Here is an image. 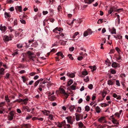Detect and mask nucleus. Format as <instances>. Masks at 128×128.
I'll return each instance as SVG.
<instances>
[{
  "label": "nucleus",
  "mask_w": 128,
  "mask_h": 128,
  "mask_svg": "<svg viewBox=\"0 0 128 128\" xmlns=\"http://www.w3.org/2000/svg\"><path fill=\"white\" fill-rule=\"evenodd\" d=\"M28 107L26 106H24L22 108V110L23 111H26L27 110L28 108Z\"/></svg>",
  "instance_id": "nucleus-31"
},
{
  "label": "nucleus",
  "mask_w": 128,
  "mask_h": 128,
  "mask_svg": "<svg viewBox=\"0 0 128 128\" xmlns=\"http://www.w3.org/2000/svg\"><path fill=\"white\" fill-rule=\"evenodd\" d=\"M79 128H82L83 127L84 125L82 122H80L78 124Z\"/></svg>",
  "instance_id": "nucleus-25"
},
{
  "label": "nucleus",
  "mask_w": 128,
  "mask_h": 128,
  "mask_svg": "<svg viewBox=\"0 0 128 128\" xmlns=\"http://www.w3.org/2000/svg\"><path fill=\"white\" fill-rule=\"evenodd\" d=\"M81 110L82 109L81 107L79 106L78 107L77 109L76 110V112L80 113L81 112Z\"/></svg>",
  "instance_id": "nucleus-27"
},
{
  "label": "nucleus",
  "mask_w": 128,
  "mask_h": 128,
  "mask_svg": "<svg viewBox=\"0 0 128 128\" xmlns=\"http://www.w3.org/2000/svg\"><path fill=\"white\" fill-rule=\"evenodd\" d=\"M90 96H86V99L87 101H88L90 100Z\"/></svg>",
  "instance_id": "nucleus-59"
},
{
  "label": "nucleus",
  "mask_w": 128,
  "mask_h": 128,
  "mask_svg": "<svg viewBox=\"0 0 128 128\" xmlns=\"http://www.w3.org/2000/svg\"><path fill=\"white\" fill-rule=\"evenodd\" d=\"M28 56H32V55L34 54L33 53H32L30 51H28Z\"/></svg>",
  "instance_id": "nucleus-48"
},
{
  "label": "nucleus",
  "mask_w": 128,
  "mask_h": 128,
  "mask_svg": "<svg viewBox=\"0 0 128 128\" xmlns=\"http://www.w3.org/2000/svg\"><path fill=\"white\" fill-rule=\"evenodd\" d=\"M13 1L12 0H7V2L8 3L10 4L13 2Z\"/></svg>",
  "instance_id": "nucleus-56"
},
{
  "label": "nucleus",
  "mask_w": 128,
  "mask_h": 128,
  "mask_svg": "<svg viewBox=\"0 0 128 128\" xmlns=\"http://www.w3.org/2000/svg\"><path fill=\"white\" fill-rule=\"evenodd\" d=\"M20 21L21 22L22 24H26V22L25 20H20Z\"/></svg>",
  "instance_id": "nucleus-46"
},
{
  "label": "nucleus",
  "mask_w": 128,
  "mask_h": 128,
  "mask_svg": "<svg viewBox=\"0 0 128 128\" xmlns=\"http://www.w3.org/2000/svg\"><path fill=\"white\" fill-rule=\"evenodd\" d=\"M14 25H16L17 24V20L16 19L14 20Z\"/></svg>",
  "instance_id": "nucleus-64"
},
{
  "label": "nucleus",
  "mask_w": 128,
  "mask_h": 128,
  "mask_svg": "<svg viewBox=\"0 0 128 128\" xmlns=\"http://www.w3.org/2000/svg\"><path fill=\"white\" fill-rule=\"evenodd\" d=\"M49 99L50 101H52L55 100L56 97L54 96H52L48 98Z\"/></svg>",
  "instance_id": "nucleus-14"
},
{
  "label": "nucleus",
  "mask_w": 128,
  "mask_h": 128,
  "mask_svg": "<svg viewBox=\"0 0 128 128\" xmlns=\"http://www.w3.org/2000/svg\"><path fill=\"white\" fill-rule=\"evenodd\" d=\"M116 70L114 69H112L110 71V73L112 74H114L116 73Z\"/></svg>",
  "instance_id": "nucleus-29"
},
{
  "label": "nucleus",
  "mask_w": 128,
  "mask_h": 128,
  "mask_svg": "<svg viewBox=\"0 0 128 128\" xmlns=\"http://www.w3.org/2000/svg\"><path fill=\"white\" fill-rule=\"evenodd\" d=\"M59 90L60 91V93L62 94H64L66 93L64 90L63 88H60L59 89Z\"/></svg>",
  "instance_id": "nucleus-21"
},
{
  "label": "nucleus",
  "mask_w": 128,
  "mask_h": 128,
  "mask_svg": "<svg viewBox=\"0 0 128 128\" xmlns=\"http://www.w3.org/2000/svg\"><path fill=\"white\" fill-rule=\"evenodd\" d=\"M49 11L50 12V15H53L54 14V10L51 8L49 10Z\"/></svg>",
  "instance_id": "nucleus-34"
},
{
  "label": "nucleus",
  "mask_w": 128,
  "mask_h": 128,
  "mask_svg": "<svg viewBox=\"0 0 128 128\" xmlns=\"http://www.w3.org/2000/svg\"><path fill=\"white\" fill-rule=\"evenodd\" d=\"M88 35H91L92 34V32L90 29H88L87 30Z\"/></svg>",
  "instance_id": "nucleus-28"
},
{
  "label": "nucleus",
  "mask_w": 128,
  "mask_h": 128,
  "mask_svg": "<svg viewBox=\"0 0 128 128\" xmlns=\"http://www.w3.org/2000/svg\"><path fill=\"white\" fill-rule=\"evenodd\" d=\"M106 94L107 92L106 91H104L102 92V95L103 98H104L105 97Z\"/></svg>",
  "instance_id": "nucleus-26"
},
{
  "label": "nucleus",
  "mask_w": 128,
  "mask_h": 128,
  "mask_svg": "<svg viewBox=\"0 0 128 128\" xmlns=\"http://www.w3.org/2000/svg\"><path fill=\"white\" fill-rule=\"evenodd\" d=\"M67 75L68 76L71 78H73L75 77V75L74 73H68L67 74Z\"/></svg>",
  "instance_id": "nucleus-9"
},
{
  "label": "nucleus",
  "mask_w": 128,
  "mask_h": 128,
  "mask_svg": "<svg viewBox=\"0 0 128 128\" xmlns=\"http://www.w3.org/2000/svg\"><path fill=\"white\" fill-rule=\"evenodd\" d=\"M93 85L92 84H90L88 86V88H89L90 90L92 89L93 88Z\"/></svg>",
  "instance_id": "nucleus-47"
},
{
  "label": "nucleus",
  "mask_w": 128,
  "mask_h": 128,
  "mask_svg": "<svg viewBox=\"0 0 128 128\" xmlns=\"http://www.w3.org/2000/svg\"><path fill=\"white\" fill-rule=\"evenodd\" d=\"M28 98H26L24 99L23 102H24V104H26L27 102H26L28 100Z\"/></svg>",
  "instance_id": "nucleus-37"
},
{
  "label": "nucleus",
  "mask_w": 128,
  "mask_h": 128,
  "mask_svg": "<svg viewBox=\"0 0 128 128\" xmlns=\"http://www.w3.org/2000/svg\"><path fill=\"white\" fill-rule=\"evenodd\" d=\"M73 82L72 80L71 79L69 80L68 82L67 86H68L71 85Z\"/></svg>",
  "instance_id": "nucleus-22"
},
{
  "label": "nucleus",
  "mask_w": 128,
  "mask_h": 128,
  "mask_svg": "<svg viewBox=\"0 0 128 128\" xmlns=\"http://www.w3.org/2000/svg\"><path fill=\"white\" fill-rule=\"evenodd\" d=\"M15 35L16 36H18L20 34V33L17 31H16L15 33Z\"/></svg>",
  "instance_id": "nucleus-63"
},
{
  "label": "nucleus",
  "mask_w": 128,
  "mask_h": 128,
  "mask_svg": "<svg viewBox=\"0 0 128 128\" xmlns=\"http://www.w3.org/2000/svg\"><path fill=\"white\" fill-rule=\"evenodd\" d=\"M96 110L97 113H99L100 112L101 110L100 109V108L98 106L96 108Z\"/></svg>",
  "instance_id": "nucleus-18"
},
{
  "label": "nucleus",
  "mask_w": 128,
  "mask_h": 128,
  "mask_svg": "<svg viewBox=\"0 0 128 128\" xmlns=\"http://www.w3.org/2000/svg\"><path fill=\"white\" fill-rule=\"evenodd\" d=\"M67 119L68 122V123L70 124H72L73 122L72 121V117L71 116H68L66 118Z\"/></svg>",
  "instance_id": "nucleus-4"
},
{
  "label": "nucleus",
  "mask_w": 128,
  "mask_h": 128,
  "mask_svg": "<svg viewBox=\"0 0 128 128\" xmlns=\"http://www.w3.org/2000/svg\"><path fill=\"white\" fill-rule=\"evenodd\" d=\"M89 68L91 69V70L92 72L96 70V67L95 66H89Z\"/></svg>",
  "instance_id": "nucleus-15"
},
{
  "label": "nucleus",
  "mask_w": 128,
  "mask_h": 128,
  "mask_svg": "<svg viewBox=\"0 0 128 128\" xmlns=\"http://www.w3.org/2000/svg\"><path fill=\"white\" fill-rule=\"evenodd\" d=\"M36 74V73L35 72H32L30 73V74L29 75L31 76H33Z\"/></svg>",
  "instance_id": "nucleus-50"
},
{
  "label": "nucleus",
  "mask_w": 128,
  "mask_h": 128,
  "mask_svg": "<svg viewBox=\"0 0 128 128\" xmlns=\"http://www.w3.org/2000/svg\"><path fill=\"white\" fill-rule=\"evenodd\" d=\"M12 35L10 34L9 35V36L6 35L4 36L3 38V40L5 42L12 40Z\"/></svg>",
  "instance_id": "nucleus-1"
},
{
  "label": "nucleus",
  "mask_w": 128,
  "mask_h": 128,
  "mask_svg": "<svg viewBox=\"0 0 128 128\" xmlns=\"http://www.w3.org/2000/svg\"><path fill=\"white\" fill-rule=\"evenodd\" d=\"M42 112L43 113L44 115L47 116H48L50 113V111H49L46 110H42Z\"/></svg>",
  "instance_id": "nucleus-5"
},
{
  "label": "nucleus",
  "mask_w": 128,
  "mask_h": 128,
  "mask_svg": "<svg viewBox=\"0 0 128 128\" xmlns=\"http://www.w3.org/2000/svg\"><path fill=\"white\" fill-rule=\"evenodd\" d=\"M6 29V28L5 26H0V30L2 32H4Z\"/></svg>",
  "instance_id": "nucleus-8"
},
{
  "label": "nucleus",
  "mask_w": 128,
  "mask_h": 128,
  "mask_svg": "<svg viewBox=\"0 0 128 128\" xmlns=\"http://www.w3.org/2000/svg\"><path fill=\"white\" fill-rule=\"evenodd\" d=\"M102 20L101 19H99L97 22L98 24H100L102 22Z\"/></svg>",
  "instance_id": "nucleus-53"
},
{
  "label": "nucleus",
  "mask_w": 128,
  "mask_h": 128,
  "mask_svg": "<svg viewBox=\"0 0 128 128\" xmlns=\"http://www.w3.org/2000/svg\"><path fill=\"white\" fill-rule=\"evenodd\" d=\"M5 100L8 102H10V100L9 99L8 96H6L5 97Z\"/></svg>",
  "instance_id": "nucleus-33"
},
{
  "label": "nucleus",
  "mask_w": 128,
  "mask_h": 128,
  "mask_svg": "<svg viewBox=\"0 0 128 128\" xmlns=\"http://www.w3.org/2000/svg\"><path fill=\"white\" fill-rule=\"evenodd\" d=\"M114 10H114V8L112 7L110 8L109 10L108 11V13L109 14H111L112 13V12Z\"/></svg>",
  "instance_id": "nucleus-24"
},
{
  "label": "nucleus",
  "mask_w": 128,
  "mask_h": 128,
  "mask_svg": "<svg viewBox=\"0 0 128 128\" xmlns=\"http://www.w3.org/2000/svg\"><path fill=\"white\" fill-rule=\"evenodd\" d=\"M30 125L29 124H23L22 126V128H29Z\"/></svg>",
  "instance_id": "nucleus-7"
},
{
  "label": "nucleus",
  "mask_w": 128,
  "mask_h": 128,
  "mask_svg": "<svg viewBox=\"0 0 128 128\" xmlns=\"http://www.w3.org/2000/svg\"><path fill=\"white\" fill-rule=\"evenodd\" d=\"M57 125L60 128H61L62 127V126L61 125V124L60 123H58V124H57Z\"/></svg>",
  "instance_id": "nucleus-61"
},
{
  "label": "nucleus",
  "mask_w": 128,
  "mask_h": 128,
  "mask_svg": "<svg viewBox=\"0 0 128 128\" xmlns=\"http://www.w3.org/2000/svg\"><path fill=\"white\" fill-rule=\"evenodd\" d=\"M84 80L86 82H87L89 81V79L88 76H86L85 78L84 79Z\"/></svg>",
  "instance_id": "nucleus-36"
},
{
  "label": "nucleus",
  "mask_w": 128,
  "mask_h": 128,
  "mask_svg": "<svg viewBox=\"0 0 128 128\" xmlns=\"http://www.w3.org/2000/svg\"><path fill=\"white\" fill-rule=\"evenodd\" d=\"M74 47H71L69 49V50L70 52H72L74 50Z\"/></svg>",
  "instance_id": "nucleus-54"
},
{
  "label": "nucleus",
  "mask_w": 128,
  "mask_h": 128,
  "mask_svg": "<svg viewBox=\"0 0 128 128\" xmlns=\"http://www.w3.org/2000/svg\"><path fill=\"white\" fill-rule=\"evenodd\" d=\"M58 29V27H56L53 30V32L55 33H57L58 32L57 31H58L57 29Z\"/></svg>",
  "instance_id": "nucleus-57"
},
{
  "label": "nucleus",
  "mask_w": 128,
  "mask_h": 128,
  "mask_svg": "<svg viewBox=\"0 0 128 128\" xmlns=\"http://www.w3.org/2000/svg\"><path fill=\"white\" fill-rule=\"evenodd\" d=\"M68 108L71 112H73L74 110L76 108V106L74 105H70L69 106Z\"/></svg>",
  "instance_id": "nucleus-3"
},
{
  "label": "nucleus",
  "mask_w": 128,
  "mask_h": 128,
  "mask_svg": "<svg viewBox=\"0 0 128 128\" xmlns=\"http://www.w3.org/2000/svg\"><path fill=\"white\" fill-rule=\"evenodd\" d=\"M5 17L6 18H10V15L9 13H8L7 12H5L4 13Z\"/></svg>",
  "instance_id": "nucleus-19"
},
{
  "label": "nucleus",
  "mask_w": 128,
  "mask_h": 128,
  "mask_svg": "<svg viewBox=\"0 0 128 128\" xmlns=\"http://www.w3.org/2000/svg\"><path fill=\"white\" fill-rule=\"evenodd\" d=\"M106 31V29L105 28H103L102 30V33L103 34Z\"/></svg>",
  "instance_id": "nucleus-60"
},
{
  "label": "nucleus",
  "mask_w": 128,
  "mask_h": 128,
  "mask_svg": "<svg viewBox=\"0 0 128 128\" xmlns=\"http://www.w3.org/2000/svg\"><path fill=\"white\" fill-rule=\"evenodd\" d=\"M39 82V80L36 81L34 83V86L36 87L37 86Z\"/></svg>",
  "instance_id": "nucleus-41"
},
{
  "label": "nucleus",
  "mask_w": 128,
  "mask_h": 128,
  "mask_svg": "<svg viewBox=\"0 0 128 128\" xmlns=\"http://www.w3.org/2000/svg\"><path fill=\"white\" fill-rule=\"evenodd\" d=\"M111 33L112 34H116V30L115 28H113L112 29V31L111 32Z\"/></svg>",
  "instance_id": "nucleus-42"
},
{
  "label": "nucleus",
  "mask_w": 128,
  "mask_h": 128,
  "mask_svg": "<svg viewBox=\"0 0 128 128\" xmlns=\"http://www.w3.org/2000/svg\"><path fill=\"white\" fill-rule=\"evenodd\" d=\"M26 71L24 70H22L20 71L19 72L20 74H22L25 73Z\"/></svg>",
  "instance_id": "nucleus-55"
},
{
  "label": "nucleus",
  "mask_w": 128,
  "mask_h": 128,
  "mask_svg": "<svg viewBox=\"0 0 128 128\" xmlns=\"http://www.w3.org/2000/svg\"><path fill=\"white\" fill-rule=\"evenodd\" d=\"M22 79L23 82H25L27 80V78L24 76H22Z\"/></svg>",
  "instance_id": "nucleus-35"
},
{
  "label": "nucleus",
  "mask_w": 128,
  "mask_h": 128,
  "mask_svg": "<svg viewBox=\"0 0 128 128\" xmlns=\"http://www.w3.org/2000/svg\"><path fill=\"white\" fill-rule=\"evenodd\" d=\"M8 29L10 30V32H12L14 31V29L12 28L11 26H8Z\"/></svg>",
  "instance_id": "nucleus-45"
},
{
  "label": "nucleus",
  "mask_w": 128,
  "mask_h": 128,
  "mask_svg": "<svg viewBox=\"0 0 128 128\" xmlns=\"http://www.w3.org/2000/svg\"><path fill=\"white\" fill-rule=\"evenodd\" d=\"M94 0H84L85 3L88 4H91L92 2H94Z\"/></svg>",
  "instance_id": "nucleus-12"
},
{
  "label": "nucleus",
  "mask_w": 128,
  "mask_h": 128,
  "mask_svg": "<svg viewBox=\"0 0 128 128\" xmlns=\"http://www.w3.org/2000/svg\"><path fill=\"white\" fill-rule=\"evenodd\" d=\"M34 10L35 12H37L38 11V9L37 7H35V6H34Z\"/></svg>",
  "instance_id": "nucleus-62"
},
{
  "label": "nucleus",
  "mask_w": 128,
  "mask_h": 128,
  "mask_svg": "<svg viewBox=\"0 0 128 128\" xmlns=\"http://www.w3.org/2000/svg\"><path fill=\"white\" fill-rule=\"evenodd\" d=\"M68 56L70 58V59L71 60H73L74 59L73 58L72 56V55L71 54H68Z\"/></svg>",
  "instance_id": "nucleus-39"
},
{
  "label": "nucleus",
  "mask_w": 128,
  "mask_h": 128,
  "mask_svg": "<svg viewBox=\"0 0 128 128\" xmlns=\"http://www.w3.org/2000/svg\"><path fill=\"white\" fill-rule=\"evenodd\" d=\"M14 115V114L13 112L12 111L10 112L8 116V120H12L13 119Z\"/></svg>",
  "instance_id": "nucleus-2"
},
{
  "label": "nucleus",
  "mask_w": 128,
  "mask_h": 128,
  "mask_svg": "<svg viewBox=\"0 0 128 128\" xmlns=\"http://www.w3.org/2000/svg\"><path fill=\"white\" fill-rule=\"evenodd\" d=\"M78 60H81L83 59V57L82 56H80L78 58Z\"/></svg>",
  "instance_id": "nucleus-58"
},
{
  "label": "nucleus",
  "mask_w": 128,
  "mask_h": 128,
  "mask_svg": "<svg viewBox=\"0 0 128 128\" xmlns=\"http://www.w3.org/2000/svg\"><path fill=\"white\" fill-rule=\"evenodd\" d=\"M49 116V119L50 120H52L53 118V115L52 114L48 115Z\"/></svg>",
  "instance_id": "nucleus-44"
},
{
  "label": "nucleus",
  "mask_w": 128,
  "mask_h": 128,
  "mask_svg": "<svg viewBox=\"0 0 128 128\" xmlns=\"http://www.w3.org/2000/svg\"><path fill=\"white\" fill-rule=\"evenodd\" d=\"M85 110L88 112L90 110V107L89 106H86L85 107Z\"/></svg>",
  "instance_id": "nucleus-30"
},
{
  "label": "nucleus",
  "mask_w": 128,
  "mask_h": 128,
  "mask_svg": "<svg viewBox=\"0 0 128 128\" xmlns=\"http://www.w3.org/2000/svg\"><path fill=\"white\" fill-rule=\"evenodd\" d=\"M105 120V117H102L98 119V121L100 122H102V121L104 120Z\"/></svg>",
  "instance_id": "nucleus-11"
},
{
  "label": "nucleus",
  "mask_w": 128,
  "mask_h": 128,
  "mask_svg": "<svg viewBox=\"0 0 128 128\" xmlns=\"http://www.w3.org/2000/svg\"><path fill=\"white\" fill-rule=\"evenodd\" d=\"M118 65L119 64H118L116 63L115 62H114L112 64V66L113 67L115 68L117 67Z\"/></svg>",
  "instance_id": "nucleus-17"
},
{
  "label": "nucleus",
  "mask_w": 128,
  "mask_h": 128,
  "mask_svg": "<svg viewBox=\"0 0 128 128\" xmlns=\"http://www.w3.org/2000/svg\"><path fill=\"white\" fill-rule=\"evenodd\" d=\"M15 9L16 11L18 10L20 12H22V7L21 6H16L15 7Z\"/></svg>",
  "instance_id": "nucleus-6"
},
{
  "label": "nucleus",
  "mask_w": 128,
  "mask_h": 128,
  "mask_svg": "<svg viewBox=\"0 0 128 128\" xmlns=\"http://www.w3.org/2000/svg\"><path fill=\"white\" fill-rule=\"evenodd\" d=\"M76 115V120L77 121L79 120H80V115L79 114H76V113L75 114Z\"/></svg>",
  "instance_id": "nucleus-16"
},
{
  "label": "nucleus",
  "mask_w": 128,
  "mask_h": 128,
  "mask_svg": "<svg viewBox=\"0 0 128 128\" xmlns=\"http://www.w3.org/2000/svg\"><path fill=\"white\" fill-rule=\"evenodd\" d=\"M4 69L2 68L0 69V75H4Z\"/></svg>",
  "instance_id": "nucleus-20"
},
{
  "label": "nucleus",
  "mask_w": 128,
  "mask_h": 128,
  "mask_svg": "<svg viewBox=\"0 0 128 128\" xmlns=\"http://www.w3.org/2000/svg\"><path fill=\"white\" fill-rule=\"evenodd\" d=\"M56 54L58 56H60L61 57H62V58H63L64 56L63 55L62 52H57Z\"/></svg>",
  "instance_id": "nucleus-13"
},
{
  "label": "nucleus",
  "mask_w": 128,
  "mask_h": 128,
  "mask_svg": "<svg viewBox=\"0 0 128 128\" xmlns=\"http://www.w3.org/2000/svg\"><path fill=\"white\" fill-rule=\"evenodd\" d=\"M71 88L72 90H74L76 89V86L74 85H72L71 86Z\"/></svg>",
  "instance_id": "nucleus-40"
},
{
  "label": "nucleus",
  "mask_w": 128,
  "mask_h": 128,
  "mask_svg": "<svg viewBox=\"0 0 128 128\" xmlns=\"http://www.w3.org/2000/svg\"><path fill=\"white\" fill-rule=\"evenodd\" d=\"M79 34V33L78 32H75L74 35L72 36V38H76V36L78 35Z\"/></svg>",
  "instance_id": "nucleus-32"
},
{
  "label": "nucleus",
  "mask_w": 128,
  "mask_h": 128,
  "mask_svg": "<svg viewBox=\"0 0 128 128\" xmlns=\"http://www.w3.org/2000/svg\"><path fill=\"white\" fill-rule=\"evenodd\" d=\"M82 74L84 76H86L88 74V73L87 71H84L82 73Z\"/></svg>",
  "instance_id": "nucleus-49"
},
{
  "label": "nucleus",
  "mask_w": 128,
  "mask_h": 128,
  "mask_svg": "<svg viewBox=\"0 0 128 128\" xmlns=\"http://www.w3.org/2000/svg\"><path fill=\"white\" fill-rule=\"evenodd\" d=\"M116 85L118 86H120V84L119 81L118 80H117L116 81Z\"/></svg>",
  "instance_id": "nucleus-52"
},
{
  "label": "nucleus",
  "mask_w": 128,
  "mask_h": 128,
  "mask_svg": "<svg viewBox=\"0 0 128 128\" xmlns=\"http://www.w3.org/2000/svg\"><path fill=\"white\" fill-rule=\"evenodd\" d=\"M108 84L109 85H112L113 84L112 82L110 80H108Z\"/></svg>",
  "instance_id": "nucleus-38"
},
{
  "label": "nucleus",
  "mask_w": 128,
  "mask_h": 128,
  "mask_svg": "<svg viewBox=\"0 0 128 128\" xmlns=\"http://www.w3.org/2000/svg\"><path fill=\"white\" fill-rule=\"evenodd\" d=\"M112 122L114 124H119V122L117 121V120L115 119L114 118H112Z\"/></svg>",
  "instance_id": "nucleus-10"
},
{
  "label": "nucleus",
  "mask_w": 128,
  "mask_h": 128,
  "mask_svg": "<svg viewBox=\"0 0 128 128\" xmlns=\"http://www.w3.org/2000/svg\"><path fill=\"white\" fill-rule=\"evenodd\" d=\"M17 47L18 48H22L23 47V44L19 43L16 45Z\"/></svg>",
  "instance_id": "nucleus-23"
},
{
  "label": "nucleus",
  "mask_w": 128,
  "mask_h": 128,
  "mask_svg": "<svg viewBox=\"0 0 128 128\" xmlns=\"http://www.w3.org/2000/svg\"><path fill=\"white\" fill-rule=\"evenodd\" d=\"M64 127L65 128H70V125L69 124H67Z\"/></svg>",
  "instance_id": "nucleus-51"
},
{
  "label": "nucleus",
  "mask_w": 128,
  "mask_h": 128,
  "mask_svg": "<svg viewBox=\"0 0 128 128\" xmlns=\"http://www.w3.org/2000/svg\"><path fill=\"white\" fill-rule=\"evenodd\" d=\"M88 32L87 30L84 32V36H88Z\"/></svg>",
  "instance_id": "nucleus-43"
}]
</instances>
